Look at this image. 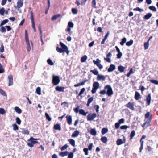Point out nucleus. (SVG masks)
Returning <instances> with one entry per match:
<instances>
[{"instance_id": "nucleus-1", "label": "nucleus", "mask_w": 158, "mask_h": 158, "mask_svg": "<svg viewBox=\"0 0 158 158\" xmlns=\"http://www.w3.org/2000/svg\"><path fill=\"white\" fill-rule=\"evenodd\" d=\"M60 44L61 48L56 47V50L57 52L60 53L66 52L67 54L68 55L69 51L68 47L61 42H60Z\"/></svg>"}, {"instance_id": "nucleus-2", "label": "nucleus", "mask_w": 158, "mask_h": 158, "mask_svg": "<svg viewBox=\"0 0 158 158\" xmlns=\"http://www.w3.org/2000/svg\"><path fill=\"white\" fill-rule=\"evenodd\" d=\"M38 139H34L33 137H30L27 140V141L31 142L30 143H27V146L30 147H33L35 144L38 143L36 141V140Z\"/></svg>"}, {"instance_id": "nucleus-3", "label": "nucleus", "mask_w": 158, "mask_h": 158, "mask_svg": "<svg viewBox=\"0 0 158 158\" xmlns=\"http://www.w3.org/2000/svg\"><path fill=\"white\" fill-rule=\"evenodd\" d=\"M60 82L59 77L58 76L53 75L52 76V83L55 85H58Z\"/></svg>"}, {"instance_id": "nucleus-4", "label": "nucleus", "mask_w": 158, "mask_h": 158, "mask_svg": "<svg viewBox=\"0 0 158 158\" xmlns=\"http://www.w3.org/2000/svg\"><path fill=\"white\" fill-rule=\"evenodd\" d=\"M93 63L100 69L103 68V67L102 65L101 64V61L98 58L96 60H93Z\"/></svg>"}, {"instance_id": "nucleus-5", "label": "nucleus", "mask_w": 158, "mask_h": 158, "mask_svg": "<svg viewBox=\"0 0 158 158\" xmlns=\"http://www.w3.org/2000/svg\"><path fill=\"white\" fill-rule=\"evenodd\" d=\"M97 116V114L95 113L89 114L87 116V120L88 121L93 120Z\"/></svg>"}, {"instance_id": "nucleus-6", "label": "nucleus", "mask_w": 158, "mask_h": 158, "mask_svg": "<svg viewBox=\"0 0 158 158\" xmlns=\"http://www.w3.org/2000/svg\"><path fill=\"white\" fill-rule=\"evenodd\" d=\"M24 0H18L16 6L15 7L16 9H19L23 6V1Z\"/></svg>"}, {"instance_id": "nucleus-7", "label": "nucleus", "mask_w": 158, "mask_h": 158, "mask_svg": "<svg viewBox=\"0 0 158 158\" xmlns=\"http://www.w3.org/2000/svg\"><path fill=\"white\" fill-rule=\"evenodd\" d=\"M9 80L8 86H10L13 84V77L12 75H9L8 77Z\"/></svg>"}, {"instance_id": "nucleus-8", "label": "nucleus", "mask_w": 158, "mask_h": 158, "mask_svg": "<svg viewBox=\"0 0 158 158\" xmlns=\"http://www.w3.org/2000/svg\"><path fill=\"white\" fill-rule=\"evenodd\" d=\"M112 56L111 53L110 52L108 53L106 55V58H104V60H106L107 62L110 63L111 62V59Z\"/></svg>"}, {"instance_id": "nucleus-9", "label": "nucleus", "mask_w": 158, "mask_h": 158, "mask_svg": "<svg viewBox=\"0 0 158 158\" xmlns=\"http://www.w3.org/2000/svg\"><path fill=\"white\" fill-rule=\"evenodd\" d=\"M151 122V120L149 119L147 120L145 123L143 124L142 126L143 127V129H145L149 126L150 125V123Z\"/></svg>"}, {"instance_id": "nucleus-10", "label": "nucleus", "mask_w": 158, "mask_h": 158, "mask_svg": "<svg viewBox=\"0 0 158 158\" xmlns=\"http://www.w3.org/2000/svg\"><path fill=\"white\" fill-rule=\"evenodd\" d=\"M66 118L68 123L69 125L71 124L72 123V116L70 115H67Z\"/></svg>"}, {"instance_id": "nucleus-11", "label": "nucleus", "mask_w": 158, "mask_h": 158, "mask_svg": "<svg viewBox=\"0 0 158 158\" xmlns=\"http://www.w3.org/2000/svg\"><path fill=\"white\" fill-rule=\"evenodd\" d=\"M116 69L115 66L114 65V64H111L109 68L108 69V72H110L113 71L114 70Z\"/></svg>"}, {"instance_id": "nucleus-12", "label": "nucleus", "mask_w": 158, "mask_h": 158, "mask_svg": "<svg viewBox=\"0 0 158 158\" xmlns=\"http://www.w3.org/2000/svg\"><path fill=\"white\" fill-rule=\"evenodd\" d=\"M126 106L132 110H134V104L132 102H128L126 105Z\"/></svg>"}, {"instance_id": "nucleus-13", "label": "nucleus", "mask_w": 158, "mask_h": 158, "mask_svg": "<svg viewBox=\"0 0 158 158\" xmlns=\"http://www.w3.org/2000/svg\"><path fill=\"white\" fill-rule=\"evenodd\" d=\"M105 77L102 75L98 74L97 77V80L98 81H100L102 80V81H104L105 79Z\"/></svg>"}, {"instance_id": "nucleus-14", "label": "nucleus", "mask_w": 158, "mask_h": 158, "mask_svg": "<svg viewBox=\"0 0 158 158\" xmlns=\"http://www.w3.org/2000/svg\"><path fill=\"white\" fill-rule=\"evenodd\" d=\"M64 89L65 88L64 87L58 86H57L55 88V89L56 91L59 92H64Z\"/></svg>"}, {"instance_id": "nucleus-15", "label": "nucleus", "mask_w": 158, "mask_h": 158, "mask_svg": "<svg viewBox=\"0 0 158 158\" xmlns=\"http://www.w3.org/2000/svg\"><path fill=\"white\" fill-rule=\"evenodd\" d=\"M79 131L78 130L74 131L72 135V137L74 138L77 137L79 135Z\"/></svg>"}, {"instance_id": "nucleus-16", "label": "nucleus", "mask_w": 158, "mask_h": 158, "mask_svg": "<svg viewBox=\"0 0 158 158\" xmlns=\"http://www.w3.org/2000/svg\"><path fill=\"white\" fill-rule=\"evenodd\" d=\"M151 100V96L150 94H149L148 95L146 98V100L147 104L149 105L150 103V101Z\"/></svg>"}, {"instance_id": "nucleus-17", "label": "nucleus", "mask_w": 158, "mask_h": 158, "mask_svg": "<svg viewBox=\"0 0 158 158\" xmlns=\"http://www.w3.org/2000/svg\"><path fill=\"white\" fill-rule=\"evenodd\" d=\"M140 98V94L137 91L135 92V98L136 100H138Z\"/></svg>"}, {"instance_id": "nucleus-18", "label": "nucleus", "mask_w": 158, "mask_h": 158, "mask_svg": "<svg viewBox=\"0 0 158 158\" xmlns=\"http://www.w3.org/2000/svg\"><path fill=\"white\" fill-rule=\"evenodd\" d=\"M14 110L18 114H21L22 112L21 110L19 107H15L14 108Z\"/></svg>"}, {"instance_id": "nucleus-19", "label": "nucleus", "mask_w": 158, "mask_h": 158, "mask_svg": "<svg viewBox=\"0 0 158 158\" xmlns=\"http://www.w3.org/2000/svg\"><path fill=\"white\" fill-rule=\"evenodd\" d=\"M91 134L93 135H96V131L94 129H91L89 131Z\"/></svg>"}, {"instance_id": "nucleus-20", "label": "nucleus", "mask_w": 158, "mask_h": 158, "mask_svg": "<svg viewBox=\"0 0 158 158\" xmlns=\"http://www.w3.org/2000/svg\"><path fill=\"white\" fill-rule=\"evenodd\" d=\"M93 87L98 89L99 87V83L98 82H94L93 84Z\"/></svg>"}, {"instance_id": "nucleus-21", "label": "nucleus", "mask_w": 158, "mask_h": 158, "mask_svg": "<svg viewBox=\"0 0 158 158\" xmlns=\"http://www.w3.org/2000/svg\"><path fill=\"white\" fill-rule=\"evenodd\" d=\"M152 14L148 13L144 16V18L146 20H148L152 16Z\"/></svg>"}, {"instance_id": "nucleus-22", "label": "nucleus", "mask_w": 158, "mask_h": 158, "mask_svg": "<svg viewBox=\"0 0 158 158\" xmlns=\"http://www.w3.org/2000/svg\"><path fill=\"white\" fill-rule=\"evenodd\" d=\"M87 59V56L86 55H85L81 57V61L83 63L85 62Z\"/></svg>"}, {"instance_id": "nucleus-23", "label": "nucleus", "mask_w": 158, "mask_h": 158, "mask_svg": "<svg viewBox=\"0 0 158 158\" xmlns=\"http://www.w3.org/2000/svg\"><path fill=\"white\" fill-rule=\"evenodd\" d=\"M25 40L26 42H29L28 36L26 30H25Z\"/></svg>"}, {"instance_id": "nucleus-24", "label": "nucleus", "mask_w": 158, "mask_h": 158, "mask_svg": "<svg viewBox=\"0 0 158 158\" xmlns=\"http://www.w3.org/2000/svg\"><path fill=\"white\" fill-rule=\"evenodd\" d=\"M125 69V67H124L123 66L121 65L119 66L118 67V70L121 73L123 72L124 71Z\"/></svg>"}, {"instance_id": "nucleus-25", "label": "nucleus", "mask_w": 158, "mask_h": 158, "mask_svg": "<svg viewBox=\"0 0 158 158\" xmlns=\"http://www.w3.org/2000/svg\"><path fill=\"white\" fill-rule=\"evenodd\" d=\"M69 152L68 151H65L64 152H61L59 153V155L62 157L66 156L68 155Z\"/></svg>"}, {"instance_id": "nucleus-26", "label": "nucleus", "mask_w": 158, "mask_h": 158, "mask_svg": "<svg viewBox=\"0 0 158 158\" xmlns=\"http://www.w3.org/2000/svg\"><path fill=\"white\" fill-rule=\"evenodd\" d=\"M54 128L56 130H61V127L59 124H56L54 126Z\"/></svg>"}, {"instance_id": "nucleus-27", "label": "nucleus", "mask_w": 158, "mask_h": 158, "mask_svg": "<svg viewBox=\"0 0 158 158\" xmlns=\"http://www.w3.org/2000/svg\"><path fill=\"white\" fill-rule=\"evenodd\" d=\"M21 132L23 134L25 135L26 134L27 135H29V131L27 130H26L24 128L22 129V131H21Z\"/></svg>"}, {"instance_id": "nucleus-28", "label": "nucleus", "mask_w": 158, "mask_h": 158, "mask_svg": "<svg viewBox=\"0 0 158 158\" xmlns=\"http://www.w3.org/2000/svg\"><path fill=\"white\" fill-rule=\"evenodd\" d=\"M68 142L73 146L74 147L75 146V141L73 139H69Z\"/></svg>"}, {"instance_id": "nucleus-29", "label": "nucleus", "mask_w": 158, "mask_h": 158, "mask_svg": "<svg viewBox=\"0 0 158 158\" xmlns=\"http://www.w3.org/2000/svg\"><path fill=\"white\" fill-rule=\"evenodd\" d=\"M101 140L104 143H106L107 141V139L105 136L102 137L101 139Z\"/></svg>"}, {"instance_id": "nucleus-30", "label": "nucleus", "mask_w": 158, "mask_h": 158, "mask_svg": "<svg viewBox=\"0 0 158 158\" xmlns=\"http://www.w3.org/2000/svg\"><path fill=\"white\" fill-rule=\"evenodd\" d=\"M106 93L108 96H110L113 94V91L112 88L109 90L106 91Z\"/></svg>"}, {"instance_id": "nucleus-31", "label": "nucleus", "mask_w": 158, "mask_h": 158, "mask_svg": "<svg viewBox=\"0 0 158 158\" xmlns=\"http://www.w3.org/2000/svg\"><path fill=\"white\" fill-rule=\"evenodd\" d=\"M79 113L80 114H81L84 116L86 115L87 113V112H85L84 110L82 109L79 110Z\"/></svg>"}, {"instance_id": "nucleus-32", "label": "nucleus", "mask_w": 158, "mask_h": 158, "mask_svg": "<svg viewBox=\"0 0 158 158\" xmlns=\"http://www.w3.org/2000/svg\"><path fill=\"white\" fill-rule=\"evenodd\" d=\"M123 143V141L121 139H119L116 141V144L118 145H120Z\"/></svg>"}, {"instance_id": "nucleus-33", "label": "nucleus", "mask_w": 158, "mask_h": 158, "mask_svg": "<svg viewBox=\"0 0 158 158\" xmlns=\"http://www.w3.org/2000/svg\"><path fill=\"white\" fill-rule=\"evenodd\" d=\"M60 16V14H57L56 15H55L52 17V20H54L58 18Z\"/></svg>"}, {"instance_id": "nucleus-34", "label": "nucleus", "mask_w": 158, "mask_h": 158, "mask_svg": "<svg viewBox=\"0 0 158 158\" xmlns=\"http://www.w3.org/2000/svg\"><path fill=\"white\" fill-rule=\"evenodd\" d=\"M149 41H148L147 42L144 43V47L145 50H147L149 47Z\"/></svg>"}, {"instance_id": "nucleus-35", "label": "nucleus", "mask_w": 158, "mask_h": 158, "mask_svg": "<svg viewBox=\"0 0 158 158\" xmlns=\"http://www.w3.org/2000/svg\"><path fill=\"white\" fill-rule=\"evenodd\" d=\"M27 45V49L28 52H29L30 51L31 48L30 46V45L29 43V42H26Z\"/></svg>"}, {"instance_id": "nucleus-36", "label": "nucleus", "mask_w": 158, "mask_h": 158, "mask_svg": "<svg viewBox=\"0 0 158 158\" xmlns=\"http://www.w3.org/2000/svg\"><path fill=\"white\" fill-rule=\"evenodd\" d=\"M36 92L38 95H40L41 94V88L40 87H38L36 89Z\"/></svg>"}, {"instance_id": "nucleus-37", "label": "nucleus", "mask_w": 158, "mask_h": 158, "mask_svg": "<svg viewBox=\"0 0 158 158\" xmlns=\"http://www.w3.org/2000/svg\"><path fill=\"white\" fill-rule=\"evenodd\" d=\"M133 10L134 11H137L140 12H142L144 11L143 9L140 8L139 7H137L136 8H134Z\"/></svg>"}, {"instance_id": "nucleus-38", "label": "nucleus", "mask_w": 158, "mask_h": 158, "mask_svg": "<svg viewBox=\"0 0 158 158\" xmlns=\"http://www.w3.org/2000/svg\"><path fill=\"white\" fill-rule=\"evenodd\" d=\"M135 132L134 130H133L131 132L130 137V140H131L132 139L133 137L135 135Z\"/></svg>"}, {"instance_id": "nucleus-39", "label": "nucleus", "mask_w": 158, "mask_h": 158, "mask_svg": "<svg viewBox=\"0 0 158 158\" xmlns=\"http://www.w3.org/2000/svg\"><path fill=\"white\" fill-rule=\"evenodd\" d=\"M104 89L106 90V91H108L112 89V88L110 85H107L105 86L104 87Z\"/></svg>"}, {"instance_id": "nucleus-40", "label": "nucleus", "mask_w": 158, "mask_h": 158, "mask_svg": "<svg viewBox=\"0 0 158 158\" xmlns=\"http://www.w3.org/2000/svg\"><path fill=\"white\" fill-rule=\"evenodd\" d=\"M108 130L107 128H103L102 131V134L104 135L107 132Z\"/></svg>"}, {"instance_id": "nucleus-41", "label": "nucleus", "mask_w": 158, "mask_h": 158, "mask_svg": "<svg viewBox=\"0 0 158 158\" xmlns=\"http://www.w3.org/2000/svg\"><path fill=\"white\" fill-rule=\"evenodd\" d=\"M133 43V41L132 40H130V41L126 43V45L127 46H130Z\"/></svg>"}, {"instance_id": "nucleus-42", "label": "nucleus", "mask_w": 158, "mask_h": 158, "mask_svg": "<svg viewBox=\"0 0 158 158\" xmlns=\"http://www.w3.org/2000/svg\"><path fill=\"white\" fill-rule=\"evenodd\" d=\"M90 72L92 73L95 75L98 76V71L95 69L90 70Z\"/></svg>"}, {"instance_id": "nucleus-43", "label": "nucleus", "mask_w": 158, "mask_h": 158, "mask_svg": "<svg viewBox=\"0 0 158 158\" xmlns=\"http://www.w3.org/2000/svg\"><path fill=\"white\" fill-rule=\"evenodd\" d=\"M8 19H5L3 20L1 23L0 25V26H2L6 23H8Z\"/></svg>"}, {"instance_id": "nucleus-44", "label": "nucleus", "mask_w": 158, "mask_h": 158, "mask_svg": "<svg viewBox=\"0 0 158 158\" xmlns=\"http://www.w3.org/2000/svg\"><path fill=\"white\" fill-rule=\"evenodd\" d=\"M126 41V38L124 37L122 40L120 42V44L122 46H123Z\"/></svg>"}, {"instance_id": "nucleus-45", "label": "nucleus", "mask_w": 158, "mask_h": 158, "mask_svg": "<svg viewBox=\"0 0 158 158\" xmlns=\"http://www.w3.org/2000/svg\"><path fill=\"white\" fill-rule=\"evenodd\" d=\"M5 11V9L4 8H1L0 9V14L2 16H3Z\"/></svg>"}, {"instance_id": "nucleus-46", "label": "nucleus", "mask_w": 158, "mask_h": 158, "mask_svg": "<svg viewBox=\"0 0 158 158\" xmlns=\"http://www.w3.org/2000/svg\"><path fill=\"white\" fill-rule=\"evenodd\" d=\"M47 63L48 64L50 65H54V63L52 61V60L50 59H48L47 61Z\"/></svg>"}, {"instance_id": "nucleus-47", "label": "nucleus", "mask_w": 158, "mask_h": 158, "mask_svg": "<svg viewBox=\"0 0 158 158\" xmlns=\"http://www.w3.org/2000/svg\"><path fill=\"white\" fill-rule=\"evenodd\" d=\"M45 115L47 119L49 121H50L51 120V118L50 117L49 115L47 113H45Z\"/></svg>"}, {"instance_id": "nucleus-48", "label": "nucleus", "mask_w": 158, "mask_h": 158, "mask_svg": "<svg viewBox=\"0 0 158 158\" xmlns=\"http://www.w3.org/2000/svg\"><path fill=\"white\" fill-rule=\"evenodd\" d=\"M149 8L151 10L155 12L156 11V7L154 6H151L149 7Z\"/></svg>"}, {"instance_id": "nucleus-49", "label": "nucleus", "mask_w": 158, "mask_h": 158, "mask_svg": "<svg viewBox=\"0 0 158 158\" xmlns=\"http://www.w3.org/2000/svg\"><path fill=\"white\" fill-rule=\"evenodd\" d=\"M133 69H132V68H131L130 69L129 72L128 73H127V74L126 76L127 77H129L132 74H133Z\"/></svg>"}, {"instance_id": "nucleus-50", "label": "nucleus", "mask_w": 158, "mask_h": 158, "mask_svg": "<svg viewBox=\"0 0 158 158\" xmlns=\"http://www.w3.org/2000/svg\"><path fill=\"white\" fill-rule=\"evenodd\" d=\"M13 127V129L14 131H16L18 129V126L15 124H13L12 125Z\"/></svg>"}, {"instance_id": "nucleus-51", "label": "nucleus", "mask_w": 158, "mask_h": 158, "mask_svg": "<svg viewBox=\"0 0 158 158\" xmlns=\"http://www.w3.org/2000/svg\"><path fill=\"white\" fill-rule=\"evenodd\" d=\"M85 88H82L81 89L80 92L78 94V96H81L84 93V92L85 91Z\"/></svg>"}, {"instance_id": "nucleus-52", "label": "nucleus", "mask_w": 158, "mask_h": 158, "mask_svg": "<svg viewBox=\"0 0 158 158\" xmlns=\"http://www.w3.org/2000/svg\"><path fill=\"white\" fill-rule=\"evenodd\" d=\"M68 27L73 28L74 26L73 23L71 22H69L68 23Z\"/></svg>"}, {"instance_id": "nucleus-53", "label": "nucleus", "mask_w": 158, "mask_h": 158, "mask_svg": "<svg viewBox=\"0 0 158 158\" xmlns=\"http://www.w3.org/2000/svg\"><path fill=\"white\" fill-rule=\"evenodd\" d=\"M72 13L73 14H77V13L78 12V11H77V9H76V8H72Z\"/></svg>"}, {"instance_id": "nucleus-54", "label": "nucleus", "mask_w": 158, "mask_h": 158, "mask_svg": "<svg viewBox=\"0 0 158 158\" xmlns=\"http://www.w3.org/2000/svg\"><path fill=\"white\" fill-rule=\"evenodd\" d=\"M68 147V146L67 144H65L64 146L60 148L61 151H63L66 149Z\"/></svg>"}, {"instance_id": "nucleus-55", "label": "nucleus", "mask_w": 158, "mask_h": 158, "mask_svg": "<svg viewBox=\"0 0 158 158\" xmlns=\"http://www.w3.org/2000/svg\"><path fill=\"white\" fill-rule=\"evenodd\" d=\"M0 93L5 96H6L7 95L5 92L1 89H0Z\"/></svg>"}, {"instance_id": "nucleus-56", "label": "nucleus", "mask_w": 158, "mask_h": 158, "mask_svg": "<svg viewBox=\"0 0 158 158\" xmlns=\"http://www.w3.org/2000/svg\"><path fill=\"white\" fill-rule=\"evenodd\" d=\"M68 158H73L74 156L73 153L70 152L69 153H68Z\"/></svg>"}, {"instance_id": "nucleus-57", "label": "nucleus", "mask_w": 158, "mask_h": 158, "mask_svg": "<svg viewBox=\"0 0 158 158\" xmlns=\"http://www.w3.org/2000/svg\"><path fill=\"white\" fill-rule=\"evenodd\" d=\"M92 5L93 7L96 8V2L95 0H93L92 2Z\"/></svg>"}, {"instance_id": "nucleus-58", "label": "nucleus", "mask_w": 158, "mask_h": 158, "mask_svg": "<svg viewBox=\"0 0 158 158\" xmlns=\"http://www.w3.org/2000/svg\"><path fill=\"white\" fill-rule=\"evenodd\" d=\"M151 82L156 85H158V81L155 80H150Z\"/></svg>"}, {"instance_id": "nucleus-59", "label": "nucleus", "mask_w": 158, "mask_h": 158, "mask_svg": "<svg viewBox=\"0 0 158 158\" xmlns=\"http://www.w3.org/2000/svg\"><path fill=\"white\" fill-rule=\"evenodd\" d=\"M4 72V69L3 68L2 65L0 63V73H2Z\"/></svg>"}, {"instance_id": "nucleus-60", "label": "nucleus", "mask_w": 158, "mask_h": 158, "mask_svg": "<svg viewBox=\"0 0 158 158\" xmlns=\"http://www.w3.org/2000/svg\"><path fill=\"white\" fill-rule=\"evenodd\" d=\"M31 14V22H35L34 19L33 13L32 11H31L30 12Z\"/></svg>"}, {"instance_id": "nucleus-61", "label": "nucleus", "mask_w": 158, "mask_h": 158, "mask_svg": "<svg viewBox=\"0 0 158 158\" xmlns=\"http://www.w3.org/2000/svg\"><path fill=\"white\" fill-rule=\"evenodd\" d=\"M6 112L5 110L2 108H0V114H5Z\"/></svg>"}, {"instance_id": "nucleus-62", "label": "nucleus", "mask_w": 158, "mask_h": 158, "mask_svg": "<svg viewBox=\"0 0 158 158\" xmlns=\"http://www.w3.org/2000/svg\"><path fill=\"white\" fill-rule=\"evenodd\" d=\"M129 127V126L127 125H123L120 127V128L121 129H126Z\"/></svg>"}, {"instance_id": "nucleus-63", "label": "nucleus", "mask_w": 158, "mask_h": 158, "mask_svg": "<svg viewBox=\"0 0 158 158\" xmlns=\"http://www.w3.org/2000/svg\"><path fill=\"white\" fill-rule=\"evenodd\" d=\"M16 122L18 125H20L21 123V121L20 119L18 117L16 118Z\"/></svg>"}, {"instance_id": "nucleus-64", "label": "nucleus", "mask_w": 158, "mask_h": 158, "mask_svg": "<svg viewBox=\"0 0 158 158\" xmlns=\"http://www.w3.org/2000/svg\"><path fill=\"white\" fill-rule=\"evenodd\" d=\"M1 30L2 33L5 32L6 31L5 27L3 26L1 27Z\"/></svg>"}]
</instances>
